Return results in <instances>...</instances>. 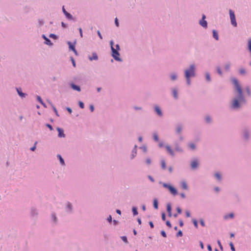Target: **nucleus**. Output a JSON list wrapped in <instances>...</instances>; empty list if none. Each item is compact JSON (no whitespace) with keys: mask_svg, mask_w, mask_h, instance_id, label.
<instances>
[{"mask_svg":"<svg viewBox=\"0 0 251 251\" xmlns=\"http://www.w3.org/2000/svg\"><path fill=\"white\" fill-rule=\"evenodd\" d=\"M230 66L231 64L229 62L226 63L224 65V69L226 71H229L230 68Z\"/></svg>","mask_w":251,"mask_h":251,"instance_id":"58836bf2","label":"nucleus"},{"mask_svg":"<svg viewBox=\"0 0 251 251\" xmlns=\"http://www.w3.org/2000/svg\"><path fill=\"white\" fill-rule=\"evenodd\" d=\"M229 13L231 25L234 27L237 26V23L234 12L232 10L230 9Z\"/></svg>","mask_w":251,"mask_h":251,"instance_id":"423d86ee","label":"nucleus"},{"mask_svg":"<svg viewBox=\"0 0 251 251\" xmlns=\"http://www.w3.org/2000/svg\"><path fill=\"white\" fill-rule=\"evenodd\" d=\"M181 187L183 189L187 190L188 187L186 182L185 181L181 182Z\"/></svg>","mask_w":251,"mask_h":251,"instance_id":"2f4dec72","label":"nucleus"},{"mask_svg":"<svg viewBox=\"0 0 251 251\" xmlns=\"http://www.w3.org/2000/svg\"><path fill=\"white\" fill-rule=\"evenodd\" d=\"M153 109L154 112L156 113L158 117H162L163 115L162 110L160 108V107L157 105H154L153 106Z\"/></svg>","mask_w":251,"mask_h":251,"instance_id":"9d476101","label":"nucleus"},{"mask_svg":"<svg viewBox=\"0 0 251 251\" xmlns=\"http://www.w3.org/2000/svg\"><path fill=\"white\" fill-rule=\"evenodd\" d=\"M182 129H183L182 125L180 124H177L176 126V128H175L176 134L177 135L181 134V133L182 131Z\"/></svg>","mask_w":251,"mask_h":251,"instance_id":"ddd939ff","label":"nucleus"},{"mask_svg":"<svg viewBox=\"0 0 251 251\" xmlns=\"http://www.w3.org/2000/svg\"><path fill=\"white\" fill-rule=\"evenodd\" d=\"M132 211L133 216H136V215H138V212L137 211V208L135 206H133L132 207Z\"/></svg>","mask_w":251,"mask_h":251,"instance_id":"ea45409f","label":"nucleus"},{"mask_svg":"<svg viewBox=\"0 0 251 251\" xmlns=\"http://www.w3.org/2000/svg\"><path fill=\"white\" fill-rule=\"evenodd\" d=\"M140 149L142 150V151L144 152H147V148L145 145H143L139 148Z\"/></svg>","mask_w":251,"mask_h":251,"instance_id":"8fccbe9b","label":"nucleus"},{"mask_svg":"<svg viewBox=\"0 0 251 251\" xmlns=\"http://www.w3.org/2000/svg\"><path fill=\"white\" fill-rule=\"evenodd\" d=\"M65 210H66V212L68 214H72V213H73V206L71 202L68 201L66 203Z\"/></svg>","mask_w":251,"mask_h":251,"instance_id":"1a4fd4ad","label":"nucleus"},{"mask_svg":"<svg viewBox=\"0 0 251 251\" xmlns=\"http://www.w3.org/2000/svg\"><path fill=\"white\" fill-rule=\"evenodd\" d=\"M204 120L207 124H210L212 121L211 118L209 115H206L204 118Z\"/></svg>","mask_w":251,"mask_h":251,"instance_id":"c9c22d12","label":"nucleus"},{"mask_svg":"<svg viewBox=\"0 0 251 251\" xmlns=\"http://www.w3.org/2000/svg\"><path fill=\"white\" fill-rule=\"evenodd\" d=\"M57 157L58 158V159L59 160V162H60V164L61 165H62V166L65 165V161L64 160V159L62 158V157L61 156V155L57 154Z\"/></svg>","mask_w":251,"mask_h":251,"instance_id":"c85d7f7f","label":"nucleus"},{"mask_svg":"<svg viewBox=\"0 0 251 251\" xmlns=\"http://www.w3.org/2000/svg\"><path fill=\"white\" fill-rule=\"evenodd\" d=\"M37 142L36 141L35 143H34V146L30 148V150L32 151H34L35 150H36V145L37 144Z\"/></svg>","mask_w":251,"mask_h":251,"instance_id":"3c124183","label":"nucleus"},{"mask_svg":"<svg viewBox=\"0 0 251 251\" xmlns=\"http://www.w3.org/2000/svg\"><path fill=\"white\" fill-rule=\"evenodd\" d=\"M216 71L219 75H222L223 73L220 67H216Z\"/></svg>","mask_w":251,"mask_h":251,"instance_id":"de8ad7c7","label":"nucleus"},{"mask_svg":"<svg viewBox=\"0 0 251 251\" xmlns=\"http://www.w3.org/2000/svg\"><path fill=\"white\" fill-rule=\"evenodd\" d=\"M229 246H230V249H231V251H235V247L233 245V244L232 242H230L229 243Z\"/></svg>","mask_w":251,"mask_h":251,"instance_id":"6e6d98bb","label":"nucleus"},{"mask_svg":"<svg viewBox=\"0 0 251 251\" xmlns=\"http://www.w3.org/2000/svg\"><path fill=\"white\" fill-rule=\"evenodd\" d=\"M38 22V24H39V26H42L44 24V21L42 19H39Z\"/></svg>","mask_w":251,"mask_h":251,"instance_id":"5fc2aeb1","label":"nucleus"},{"mask_svg":"<svg viewBox=\"0 0 251 251\" xmlns=\"http://www.w3.org/2000/svg\"><path fill=\"white\" fill-rule=\"evenodd\" d=\"M160 233H161V235L163 237H167V235H166V233L165 232V231L164 230H161V232H160Z\"/></svg>","mask_w":251,"mask_h":251,"instance_id":"69168bd1","label":"nucleus"},{"mask_svg":"<svg viewBox=\"0 0 251 251\" xmlns=\"http://www.w3.org/2000/svg\"><path fill=\"white\" fill-rule=\"evenodd\" d=\"M167 212H171L172 211V207L171 203H169L167 204Z\"/></svg>","mask_w":251,"mask_h":251,"instance_id":"49530a36","label":"nucleus"},{"mask_svg":"<svg viewBox=\"0 0 251 251\" xmlns=\"http://www.w3.org/2000/svg\"><path fill=\"white\" fill-rule=\"evenodd\" d=\"M187 146L192 150H195L196 149V145L194 143H189Z\"/></svg>","mask_w":251,"mask_h":251,"instance_id":"f704fd0d","label":"nucleus"},{"mask_svg":"<svg viewBox=\"0 0 251 251\" xmlns=\"http://www.w3.org/2000/svg\"><path fill=\"white\" fill-rule=\"evenodd\" d=\"M31 214L33 217L37 216L38 214L37 209L34 207H32L31 209Z\"/></svg>","mask_w":251,"mask_h":251,"instance_id":"393cba45","label":"nucleus"},{"mask_svg":"<svg viewBox=\"0 0 251 251\" xmlns=\"http://www.w3.org/2000/svg\"><path fill=\"white\" fill-rule=\"evenodd\" d=\"M145 163L147 165H150L151 163V159L150 158H148L145 160Z\"/></svg>","mask_w":251,"mask_h":251,"instance_id":"bf43d9fd","label":"nucleus"},{"mask_svg":"<svg viewBox=\"0 0 251 251\" xmlns=\"http://www.w3.org/2000/svg\"><path fill=\"white\" fill-rule=\"evenodd\" d=\"M196 67L195 64H190L188 68L184 71V77H194L196 76Z\"/></svg>","mask_w":251,"mask_h":251,"instance_id":"f03ea898","label":"nucleus"},{"mask_svg":"<svg viewBox=\"0 0 251 251\" xmlns=\"http://www.w3.org/2000/svg\"><path fill=\"white\" fill-rule=\"evenodd\" d=\"M231 81L234 84L235 90L237 93V95H235V97H238L244 99V98H245V97L244 95L242 88L238 83V80L235 78H232L231 79Z\"/></svg>","mask_w":251,"mask_h":251,"instance_id":"7ed1b4c3","label":"nucleus"},{"mask_svg":"<svg viewBox=\"0 0 251 251\" xmlns=\"http://www.w3.org/2000/svg\"><path fill=\"white\" fill-rule=\"evenodd\" d=\"M239 73L241 75H245L246 74V71L245 70V69L244 68H241L240 70H239Z\"/></svg>","mask_w":251,"mask_h":251,"instance_id":"603ef678","label":"nucleus"},{"mask_svg":"<svg viewBox=\"0 0 251 251\" xmlns=\"http://www.w3.org/2000/svg\"><path fill=\"white\" fill-rule=\"evenodd\" d=\"M153 138L155 141H156V142L158 141L159 138H158V135L157 133H153Z\"/></svg>","mask_w":251,"mask_h":251,"instance_id":"a18cd8bd","label":"nucleus"},{"mask_svg":"<svg viewBox=\"0 0 251 251\" xmlns=\"http://www.w3.org/2000/svg\"><path fill=\"white\" fill-rule=\"evenodd\" d=\"M172 95H173V97L175 99H177V98H178V94H177V90L176 89H173L172 90Z\"/></svg>","mask_w":251,"mask_h":251,"instance_id":"473e14b6","label":"nucleus"},{"mask_svg":"<svg viewBox=\"0 0 251 251\" xmlns=\"http://www.w3.org/2000/svg\"><path fill=\"white\" fill-rule=\"evenodd\" d=\"M234 217V214L233 213H230L227 214H226L224 216V219L225 220H227L229 219H233Z\"/></svg>","mask_w":251,"mask_h":251,"instance_id":"4be33fe9","label":"nucleus"},{"mask_svg":"<svg viewBox=\"0 0 251 251\" xmlns=\"http://www.w3.org/2000/svg\"><path fill=\"white\" fill-rule=\"evenodd\" d=\"M42 38L45 40L44 44L50 46H52L53 45V43L46 36L45 34L42 35Z\"/></svg>","mask_w":251,"mask_h":251,"instance_id":"4468645a","label":"nucleus"},{"mask_svg":"<svg viewBox=\"0 0 251 251\" xmlns=\"http://www.w3.org/2000/svg\"><path fill=\"white\" fill-rule=\"evenodd\" d=\"M153 205L154 209H157L158 208V202L156 199L153 200Z\"/></svg>","mask_w":251,"mask_h":251,"instance_id":"e433bc0d","label":"nucleus"},{"mask_svg":"<svg viewBox=\"0 0 251 251\" xmlns=\"http://www.w3.org/2000/svg\"><path fill=\"white\" fill-rule=\"evenodd\" d=\"M16 91L17 92L19 96L21 97L22 98H25L27 96V94L23 93L22 91L21 88H16Z\"/></svg>","mask_w":251,"mask_h":251,"instance_id":"2eb2a0df","label":"nucleus"},{"mask_svg":"<svg viewBox=\"0 0 251 251\" xmlns=\"http://www.w3.org/2000/svg\"><path fill=\"white\" fill-rule=\"evenodd\" d=\"M46 126L48 127L50 130H52L53 129L52 126L49 124H46Z\"/></svg>","mask_w":251,"mask_h":251,"instance_id":"338daca9","label":"nucleus"},{"mask_svg":"<svg viewBox=\"0 0 251 251\" xmlns=\"http://www.w3.org/2000/svg\"><path fill=\"white\" fill-rule=\"evenodd\" d=\"M65 16L66 18L70 20H74V18L73 16L69 12H67V13H65Z\"/></svg>","mask_w":251,"mask_h":251,"instance_id":"4c0bfd02","label":"nucleus"},{"mask_svg":"<svg viewBox=\"0 0 251 251\" xmlns=\"http://www.w3.org/2000/svg\"><path fill=\"white\" fill-rule=\"evenodd\" d=\"M137 155V151H131L130 155V159L133 160Z\"/></svg>","mask_w":251,"mask_h":251,"instance_id":"72a5a7b5","label":"nucleus"},{"mask_svg":"<svg viewBox=\"0 0 251 251\" xmlns=\"http://www.w3.org/2000/svg\"><path fill=\"white\" fill-rule=\"evenodd\" d=\"M184 77L186 79L187 85L188 86L190 85L191 84V77Z\"/></svg>","mask_w":251,"mask_h":251,"instance_id":"c03bdc74","label":"nucleus"},{"mask_svg":"<svg viewBox=\"0 0 251 251\" xmlns=\"http://www.w3.org/2000/svg\"><path fill=\"white\" fill-rule=\"evenodd\" d=\"M111 50L112 52L111 56L113 57V58L116 61L122 62V59L119 57L120 55L119 52L118 50H115L114 47H112V49H111Z\"/></svg>","mask_w":251,"mask_h":251,"instance_id":"39448f33","label":"nucleus"},{"mask_svg":"<svg viewBox=\"0 0 251 251\" xmlns=\"http://www.w3.org/2000/svg\"><path fill=\"white\" fill-rule=\"evenodd\" d=\"M48 102H49V103L50 104V105L51 106V107H52V110H53V111L54 112V113H55V115H56L57 116L59 117V114H58V113L57 110L56 108H55V107L53 105V104H52V103L51 101H49H49H48Z\"/></svg>","mask_w":251,"mask_h":251,"instance_id":"c756f323","label":"nucleus"},{"mask_svg":"<svg viewBox=\"0 0 251 251\" xmlns=\"http://www.w3.org/2000/svg\"><path fill=\"white\" fill-rule=\"evenodd\" d=\"M36 98L37 101H38L44 107L47 108L46 104L44 102L40 96L37 95Z\"/></svg>","mask_w":251,"mask_h":251,"instance_id":"5701e85b","label":"nucleus"},{"mask_svg":"<svg viewBox=\"0 0 251 251\" xmlns=\"http://www.w3.org/2000/svg\"><path fill=\"white\" fill-rule=\"evenodd\" d=\"M114 22H115V24L116 26L117 27H119V21H118V19L117 18H116L115 19Z\"/></svg>","mask_w":251,"mask_h":251,"instance_id":"0e129e2a","label":"nucleus"},{"mask_svg":"<svg viewBox=\"0 0 251 251\" xmlns=\"http://www.w3.org/2000/svg\"><path fill=\"white\" fill-rule=\"evenodd\" d=\"M78 105H79V106L81 108H82V109L84 108V103L82 101H79L78 102Z\"/></svg>","mask_w":251,"mask_h":251,"instance_id":"13d9d810","label":"nucleus"},{"mask_svg":"<svg viewBox=\"0 0 251 251\" xmlns=\"http://www.w3.org/2000/svg\"><path fill=\"white\" fill-rule=\"evenodd\" d=\"M51 221L54 224H56L58 222L56 215L54 212L51 214Z\"/></svg>","mask_w":251,"mask_h":251,"instance_id":"6ab92c4d","label":"nucleus"},{"mask_svg":"<svg viewBox=\"0 0 251 251\" xmlns=\"http://www.w3.org/2000/svg\"><path fill=\"white\" fill-rule=\"evenodd\" d=\"M49 37L50 38H52L54 40H56L58 38V37L57 35L54 34H53V33H50V35H49Z\"/></svg>","mask_w":251,"mask_h":251,"instance_id":"37998d69","label":"nucleus"},{"mask_svg":"<svg viewBox=\"0 0 251 251\" xmlns=\"http://www.w3.org/2000/svg\"><path fill=\"white\" fill-rule=\"evenodd\" d=\"M159 183L162 184L163 187L168 189L173 195L175 196L177 194V191L174 186L161 181H160Z\"/></svg>","mask_w":251,"mask_h":251,"instance_id":"20e7f679","label":"nucleus"},{"mask_svg":"<svg viewBox=\"0 0 251 251\" xmlns=\"http://www.w3.org/2000/svg\"><path fill=\"white\" fill-rule=\"evenodd\" d=\"M88 58L90 61L97 60L98 59V56L97 53L96 52H94L92 54V56H89Z\"/></svg>","mask_w":251,"mask_h":251,"instance_id":"412c9836","label":"nucleus"},{"mask_svg":"<svg viewBox=\"0 0 251 251\" xmlns=\"http://www.w3.org/2000/svg\"><path fill=\"white\" fill-rule=\"evenodd\" d=\"M205 80L207 82H210L211 81L210 75L209 72H207L205 73Z\"/></svg>","mask_w":251,"mask_h":251,"instance_id":"cd10ccee","label":"nucleus"},{"mask_svg":"<svg viewBox=\"0 0 251 251\" xmlns=\"http://www.w3.org/2000/svg\"><path fill=\"white\" fill-rule=\"evenodd\" d=\"M67 44L69 45V48L70 50H74L75 49V42H74V44H72L70 41H68Z\"/></svg>","mask_w":251,"mask_h":251,"instance_id":"a878e982","label":"nucleus"},{"mask_svg":"<svg viewBox=\"0 0 251 251\" xmlns=\"http://www.w3.org/2000/svg\"><path fill=\"white\" fill-rule=\"evenodd\" d=\"M161 218L162 220L164 221L166 220V214L164 212L162 213L161 214Z\"/></svg>","mask_w":251,"mask_h":251,"instance_id":"e2e57ef3","label":"nucleus"},{"mask_svg":"<svg viewBox=\"0 0 251 251\" xmlns=\"http://www.w3.org/2000/svg\"><path fill=\"white\" fill-rule=\"evenodd\" d=\"M245 91H246L248 96H251V90L250 86L246 87Z\"/></svg>","mask_w":251,"mask_h":251,"instance_id":"79ce46f5","label":"nucleus"},{"mask_svg":"<svg viewBox=\"0 0 251 251\" xmlns=\"http://www.w3.org/2000/svg\"><path fill=\"white\" fill-rule=\"evenodd\" d=\"M71 60L72 63L73 67H75L76 64L74 58L73 57H71Z\"/></svg>","mask_w":251,"mask_h":251,"instance_id":"052dcab7","label":"nucleus"},{"mask_svg":"<svg viewBox=\"0 0 251 251\" xmlns=\"http://www.w3.org/2000/svg\"><path fill=\"white\" fill-rule=\"evenodd\" d=\"M233 199L236 202H239L240 201V197L237 193L233 194Z\"/></svg>","mask_w":251,"mask_h":251,"instance_id":"7c9ffc66","label":"nucleus"},{"mask_svg":"<svg viewBox=\"0 0 251 251\" xmlns=\"http://www.w3.org/2000/svg\"><path fill=\"white\" fill-rule=\"evenodd\" d=\"M161 166L163 170H165L166 169V162L163 159L161 160Z\"/></svg>","mask_w":251,"mask_h":251,"instance_id":"a19ab883","label":"nucleus"},{"mask_svg":"<svg viewBox=\"0 0 251 251\" xmlns=\"http://www.w3.org/2000/svg\"><path fill=\"white\" fill-rule=\"evenodd\" d=\"M247 103L246 98L242 99L238 97L233 98L230 101L229 108L230 109L238 111L240 110L244 104Z\"/></svg>","mask_w":251,"mask_h":251,"instance_id":"f257e3e1","label":"nucleus"},{"mask_svg":"<svg viewBox=\"0 0 251 251\" xmlns=\"http://www.w3.org/2000/svg\"><path fill=\"white\" fill-rule=\"evenodd\" d=\"M148 178L150 180V181L151 182H154V179L151 176L149 175L148 176Z\"/></svg>","mask_w":251,"mask_h":251,"instance_id":"774afa93","label":"nucleus"},{"mask_svg":"<svg viewBox=\"0 0 251 251\" xmlns=\"http://www.w3.org/2000/svg\"><path fill=\"white\" fill-rule=\"evenodd\" d=\"M177 75L175 72L171 73L170 75V79L173 81L176 80L177 79Z\"/></svg>","mask_w":251,"mask_h":251,"instance_id":"aec40b11","label":"nucleus"},{"mask_svg":"<svg viewBox=\"0 0 251 251\" xmlns=\"http://www.w3.org/2000/svg\"><path fill=\"white\" fill-rule=\"evenodd\" d=\"M183 235V233L181 230H179L176 234V237H181Z\"/></svg>","mask_w":251,"mask_h":251,"instance_id":"864d4df0","label":"nucleus"},{"mask_svg":"<svg viewBox=\"0 0 251 251\" xmlns=\"http://www.w3.org/2000/svg\"><path fill=\"white\" fill-rule=\"evenodd\" d=\"M205 15L204 14H202V18L199 21V24L204 28H206L207 27V22L205 20Z\"/></svg>","mask_w":251,"mask_h":251,"instance_id":"6e6552de","label":"nucleus"},{"mask_svg":"<svg viewBox=\"0 0 251 251\" xmlns=\"http://www.w3.org/2000/svg\"><path fill=\"white\" fill-rule=\"evenodd\" d=\"M214 176L215 178L219 181L222 180V176L219 172H216L214 174Z\"/></svg>","mask_w":251,"mask_h":251,"instance_id":"bb28decb","label":"nucleus"},{"mask_svg":"<svg viewBox=\"0 0 251 251\" xmlns=\"http://www.w3.org/2000/svg\"><path fill=\"white\" fill-rule=\"evenodd\" d=\"M192 222L194 224V226L196 227V228H198V222L195 219H193L192 220Z\"/></svg>","mask_w":251,"mask_h":251,"instance_id":"09e8293b","label":"nucleus"},{"mask_svg":"<svg viewBox=\"0 0 251 251\" xmlns=\"http://www.w3.org/2000/svg\"><path fill=\"white\" fill-rule=\"evenodd\" d=\"M70 85L71 88H72L74 90H75L78 92H80L81 91L80 87L78 85L75 84L74 83H71L70 84Z\"/></svg>","mask_w":251,"mask_h":251,"instance_id":"a211bd4d","label":"nucleus"},{"mask_svg":"<svg viewBox=\"0 0 251 251\" xmlns=\"http://www.w3.org/2000/svg\"><path fill=\"white\" fill-rule=\"evenodd\" d=\"M242 135H243V138L244 140H245V141L249 140L251 137L250 130L248 128H244L243 130Z\"/></svg>","mask_w":251,"mask_h":251,"instance_id":"0eeeda50","label":"nucleus"},{"mask_svg":"<svg viewBox=\"0 0 251 251\" xmlns=\"http://www.w3.org/2000/svg\"><path fill=\"white\" fill-rule=\"evenodd\" d=\"M107 221L108 223H110L112 222V216L111 215H109L107 218Z\"/></svg>","mask_w":251,"mask_h":251,"instance_id":"680f3d73","label":"nucleus"},{"mask_svg":"<svg viewBox=\"0 0 251 251\" xmlns=\"http://www.w3.org/2000/svg\"><path fill=\"white\" fill-rule=\"evenodd\" d=\"M121 239L125 243H128V241H127V237L126 236H122L121 237Z\"/></svg>","mask_w":251,"mask_h":251,"instance_id":"4d7b16f0","label":"nucleus"},{"mask_svg":"<svg viewBox=\"0 0 251 251\" xmlns=\"http://www.w3.org/2000/svg\"><path fill=\"white\" fill-rule=\"evenodd\" d=\"M212 36L216 40H219V35L217 30L215 29L212 30Z\"/></svg>","mask_w":251,"mask_h":251,"instance_id":"b1692460","label":"nucleus"},{"mask_svg":"<svg viewBox=\"0 0 251 251\" xmlns=\"http://www.w3.org/2000/svg\"><path fill=\"white\" fill-rule=\"evenodd\" d=\"M174 145L175 146V150L178 152L182 153L183 152V149L180 146L179 142L177 141H175L174 142Z\"/></svg>","mask_w":251,"mask_h":251,"instance_id":"f8f14e48","label":"nucleus"},{"mask_svg":"<svg viewBox=\"0 0 251 251\" xmlns=\"http://www.w3.org/2000/svg\"><path fill=\"white\" fill-rule=\"evenodd\" d=\"M199 167L198 161L197 159H193L190 162V167L192 170H196Z\"/></svg>","mask_w":251,"mask_h":251,"instance_id":"9b49d317","label":"nucleus"},{"mask_svg":"<svg viewBox=\"0 0 251 251\" xmlns=\"http://www.w3.org/2000/svg\"><path fill=\"white\" fill-rule=\"evenodd\" d=\"M57 130L58 132V137L59 138H64L65 137V134L64 133V130L60 127L57 128Z\"/></svg>","mask_w":251,"mask_h":251,"instance_id":"dca6fc26","label":"nucleus"},{"mask_svg":"<svg viewBox=\"0 0 251 251\" xmlns=\"http://www.w3.org/2000/svg\"><path fill=\"white\" fill-rule=\"evenodd\" d=\"M165 149L169 153V154L172 156H175V152L172 149L171 146L169 145L165 146Z\"/></svg>","mask_w":251,"mask_h":251,"instance_id":"f3484780","label":"nucleus"}]
</instances>
